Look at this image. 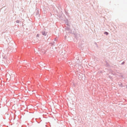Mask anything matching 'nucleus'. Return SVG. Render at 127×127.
<instances>
[{"mask_svg": "<svg viewBox=\"0 0 127 127\" xmlns=\"http://www.w3.org/2000/svg\"><path fill=\"white\" fill-rule=\"evenodd\" d=\"M54 40L55 41H56V38H55L54 39Z\"/></svg>", "mask_w": 127, "mask_h": 127, "instance_id": "nucleus-13", "label": "nucleus"}, {"mask_svg": "<svg viewBox=\"0 0 127 127\" xmlns=\"http://www.w3.org/2000/svg\"><path fill=\"white\" fill-rule=\"evenodd\" d=\"M125 62L124 61L121 64V65H123V64H125Z\"/></svg>", "mask_w": 127, "mask_h": 127, "instance_id": "nucleus-10", "label": "nucleus"}, {"mask_svg": "<svg viewBox=\"0 0 127 127\" xmlns=\"http://www.w3.org/2000/svg\"><path fill=\"white\" fill-rule=\"evenodd\" d=\"M104 34L107 35L108 34V33L106 32H104Z\"/></svg>", "mask_w": 127, "mask_h": 127, "instance_id": "nucleus-7", "label": "nucleus"}, {"mask_svg": "<svg viewBox=\"0 0 127 127\" xmlns=\"http://www.w3.org/2000/svg\"><path fill=\"white\" fill-rule=\"evenodd\" d=\"M75 38L76 39H78L79 38H80L81 37L80 35L79 34H75Z\"/></svg>", "mask_w": 127, "mask_h": 127, "instance_id": "nucleus-1", "label": "nucleus"}, {"mask_svg": "<svg viewBox=\"0 0 127 127\" xmlns=\"http://www.w3.org/2000/svg\"><path fill=\"white\" fill-rule=\"evenodd\" d=\"M16 22L17 23H19V20H17V21H16Z\"/></svg>", "mask_w": 127, "mask_h": 127, "instance_id": "nucleus-9", "label": "nucleus"}, {"mask_svg": "<svg viewBox=\"0 0 127 127\" xmlns=\"http://www.w3.org/2000/svg\"><path fill=\"white\" fill-rule=\"evenodd\" d=\"M45 126H46V127H47V125H45Z\"/></svg>", "mask_w": 127, "mask_h": 127, "instance_id": "nucleus-14", "label": "nucleus"}, {"mask_svg": "<svg viewBox=\"0 0 127 127\" xmlns=\"http://www.w3.org/2000/svg\"><path fill=\"white\" fill-rule=\"evenodd\" d=\"M39 36V34H37L36 37H38Z\"/></svg>", "mask_w": 127, "mask_h": 127, "instance_id": "nucleus-11", "label": "nucleus"}, {"mask_svg": "<svg viewBox=\"0 0 127 127\" xmlns=\"http://www.w3.org/2000/svg\"><path fill=\"white\" fill-rule=\"evenodd\" d=\"M12 39L10 37H7V38L6 39V41H7L8 43H10V41L12 40Z\"/></svg>", "mask_w": 127, "mask_h": 127, "instance_id": "nucleus-2", "label": "nucleus"}, {"mask_svg": "<svg viewBox=\"0 0 127 127\" xmlns=\"http://www.w3.org/2000/svg\"><path fill=\"white\" fill-rule=\"evenodd\" d=\"M118 85L120 87H123L125 86L123 85L122 84L121 82L119 83Z\"/></svg>", "mask_w": 127, "mask_h": 127, "instance_id": "nucleus-4", "label": "nucleus"}, {"mask_svg": "<svg viewBox=\"0 0 127 127\" xmlns=\"http://www.w3.org/2000/svg\"><path fill=\"white\" fill-rule=\"evenodd\" d=\"M55 43V42L54 41H53L52 43H49V44L51 46H54V44Z\"/></svg>", "mask_w": 127, "mask_h": 127, "instance_id": "nucleus-5", "label": "nucleus"}, {"mask_svg": "<svg viewBox=\"0 0 127 127\" xmlns=\"http://www.w3.org/2000/svg\"><path fill=\"white\" fill-rule=\"evenodd\" d=\"M106 66L107 67L109 66V64L107 62H106Z\"/></svg>", "mask_w": 127, "mask_h": 127, "instance_id": "nucleus-6", "label": "nucleus"}, {"mask_svg": "<svg viewBox=\"0 0 127 127\" xmlns=\"http://www.w3.org/2000/svg\"><path fill=\"white\" fill-rule=\"evenodd\" d=\"M66 30H68V31H69L70 30V28H66Z\"/></svg>", "mask_w": 127, "mask_h": 127, "instance_id": "nucleus-8", "label": "nucleus"}, {"mask_svg": "<svg viewBox=\"0 0 127 127\" xmlns=\"http://www.w3.org/2000/svg\"><path fill=\"white\" fill-rule=\"evenodd\" d=\"M126 88H127V86L126 87Z\"/></svg>", "mask_w": 127, "mask_h": 127, "instance_id": "nucleus-16", "label": "nucleus"}, {"mask_svg": "<svg viewBox=\"0 0 127 127\" xmlns=\"http://www.w3.org/2000/svg\"><path fill=\"white\" fill-rule=\"evenodd\" d=\"M49 39V38L48 39V40Z\"/></svg>", "mask_w": 127, "mask_h": 127, "instance_id": "nucleus-15", "label": "nucleus"}, {"mask_svg": "<svg viewBox=\"0 0 127 127\" xmlns=\"http://www.w3.org/2000/svg\"><path fill=\"white\" fill-rule=\"evenodd\" d=\"M41 33L43 35L46 36L47 34V32L46 33L45 31L42 32Z\"/></svg>", "mask_w": 127, "mask_h": 127, "instance_id": "nucleus-3", "label": "nucleus"}, {"mask_svg": "<svg viewBox=\"0 0 127 127\" xmlns=\"http://www.w3.org/2000/svg\"><path fill=\"white\" fill-rule=\"evenodd\" d=\"M38 14V15H39L38 12V11H37V12L36 14Z\"/></svg>", "mask_w": 127, "mask_h": 127, "instance_id": "nucleus-12", "label": "nucleus"}]
</instances>
